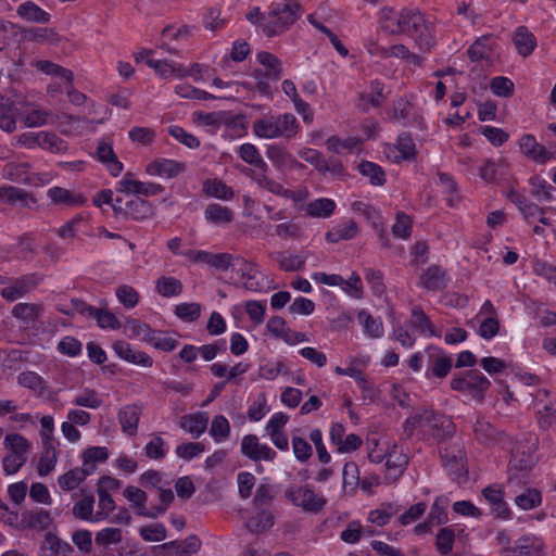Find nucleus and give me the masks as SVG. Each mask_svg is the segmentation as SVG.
Returning a JSON list of instances; mask_svg holds the SVG:
<instances>
[{
    "label": "nucleus",
    "mask_w": 556,
    "mask_h": 556,
    "mask_svg": "<svg viewBox=\"0 0 556 556\" xmlns=\"http://www.w3.org/2000/svg\"><path fill=\"white\" fill-rule=\"evenodd\" d=\"M85 480L80 468L76 467L61 475L58 479V484L63 491L68 492L78 488Z\"/></svg>",
    "instance_id": "603ef678"
},
{
    "label": "nucleus",
    "mask_w": 556,
    "mask_h": 556,
    "mask_svg": "<svg viewBox=\"0 0 556 556\" xmlns=\"http://www.w3.org/2000/svg\"><path fill=\"white\" fill-rule=\"evenodd\" d=\"M275 497L273 486L269 484H260L253 498L254 508H269Z\"/></svg>",
    "instance_id": "0e129e2a"
},
{
    "label": "nucleus",
    "mask_w": 556,
    "mask_h": 556,
    "mask_svg": "<svg viewBox=\"0 0 556 556\" xmlns=\"http://www.w3.org/2000/svg\"><path fill=\"white\" fill-rule=\"evenodd\" d=\"M299 123L291 113L265 116L253 123V131L260 138L274 139L285 137L290 139L298 132Z\"/></svg>",
    "instance_id": "f257e3e1"
},
{
    "label": "nucleus",
    "mask_w": 556,
    "mask_h": 556,
    "mask_svg": "<svg viewBox=\"0 0 556 556\" xmlns=\"http://www.w3.org/2000/svg\"><path fill=\"white\" fill-rule=\"evenodd\" d=\"M141 413V406L137 404L126 405L119 409L117 417L123 432L129 437L137 433Z\"/></svg>",
    "instance_id": "f3484780"
},
{
    "label": "nucleus",
    "mask_w": 556,
    "mask_h": 556,
    "mask_svg": "<svg viewBox=\"0 0 556 556\" xmlns=\"http://www.w3.org/2000/svg\"><path fill=\"white\" fill-rule=\"evenodd\" d=\"M440 446L439 453L444 467L454 481L460 482L467 479L466 454L460 442Z\"/></svg>",
    "instance_id": "39448f33"
},
{
    "label": "nucleus",
    "mask_w": 556,
    "mask_h": 556,
    "mask_svg": "<svg viewBox=\"0 0 556 556\" xmlns=\"http://www.w3.org/2000/svg\"><path fill=\"white\" fill-rule=\"evenodd\" d=\"M39 147L51 153H65L68 150L67 142L54 132L41 131Z\"/></svg>",
    "instance_id": "79ce46f5"
},
{
    "label": "nucleus",
    "mask_w": 556,
    "mask_h": 556,
    "mask_svg": "<svg viewBox=\"0 0 556 556\" xmlns=\"http://www.w3.org/2000/svg\"><path fill=\"white\" fill-rule=\"evenodd\" d=\"M396 149L400 154L394 156L395 161L410 160L415 157L416 146L412 136L407 132H403L399 136Z\"/></svg>",
    "instance_id": "3c124183"
},
{
    "label": "nucleus",
    "mask_w": 556,
    "mask_h": 556,
    "mask_svg": "<svg viewBox=\"0 0 556 556\" xmlns=\"http://www.w3.org/2000/svg\"><path fill=\"white\" fill-rule=\"evenodd\" d=\"M300 16L301 7L296 1L273 3L263 30L268 37L278 36L293 25Z\"/></svg>",
    "instance_id": "f03ea898"
},
{
    "label": "nucleus",
    "mask_w": 556,
    "mask_h": 556,
    "mask_svg": "<svg viewBox=\"0 0 556 556\" xmlns=\"http://www.w3.org/2000/svg\"><path fill=\"white\" fill-rule=\"evenodd\" d=\"M403 10L395 11L391 8H384L380 13V27L390 35H400L402 28Z\"/></svg>",
    "instance_id": "5701e85b"
},
{
    "label": "nucleus",
    "mask_w": 556,
    "mask_h": 556,
    "mask_svg": "<svg viewBox=\"0 0 556 556\" xmlns=\"http://www.w3.org/2000/svg\"><path fill=\"white\" fill-rule=\"evenodd\" d=\"M285 494L294 506L308 513L317 514L321 511L327 503V500L317 494L309 485L289 488Z\"/></svg>",
    "instance_id": "423d86ee"
},
{
    "label": "nucleus",
    "mask_w": 556,
    "mask_h": 556,
    "mask_svg": "<svg viewBox=\"0 0 556 556\" xmlns=\"http://www.w3.org/2000/svg\"><path fill=\"white\" fill-rule=\"evenodd\" d=\"M370 93H361L356 106L362 112H367L370 108H377L382 104L386 97L383 94V84L379 80H374L370 84Z\"/></svg>",
    "instance_id": "aec40b11"
},
{
    "label": "nucleus",
    "mask_w": 556,
    "mask_h": 556,
    "mask_svg": "<svg viewBox=\"0 0 556 556\" xmlns=\"http://www.w3.org/2000/svg\"><path fill=\"white\" fill-rule=\"evenodd\" d=\"M357 320L369 337L381 338L383 336V324L380 318H374L367 311L363 309L358 313Z\"/></svg>",
    "instance_id": "ea45409f"
},
{
    "label": "nucleus",
    "mask_w": 556,
    "mask_h": 556,
    "mask_svg": "<svg viewBox=\"0 0 556 556\" xmlns=\"http://www.w3.org/2000/svg\"><path fill=\"white\" fill-rule=\"evenodd\" d=\"M401 34L414 38L419 48L425 51H429L434 45L430 25L418 10H403Z\"/></svg>",
    "instance_id": "7ed1b4c3"
},
{
    "label": "nucleus",
    "mask_w": 556,
    "mask_h": 556,
    "mask_svg": "<svg viewBox=\"0 0 556 556\" xmlns=\"http://www.w3.org/2000/svg\"><path fill=\"white\" fill-rule=\"evenodd\" d=\"M204 216L210 223L219 226L230 224L233 220V212L218 203L208 204L205 207Z\"/></svg>",
    "instance_id": "bb28decb"
},
{
    "label": "nucleus",
    "mask_w": 556,
    "mask_h": 556,
    "mask_svg": "<svg viewBox=\"0 0 556 556\" xmlns=\"http://www.w3.org/2000/svg\"><path fill=\"white\" fill-rule=\"evenodd\" d=\"M48 198L54 204H64V205H78L84 202V198L79 194H74L67 189L61 187L50 188L47 192Z\"/></svg>",
    "instance_id": "72a5a7b5"
},
{
    "label": "nucleus",
    "mask_w": 556,
    "mask_h": 556,
    "mask_svg": "<svg viewBox=\"0 0 556 556\" xmlns=\"http://www.w3.org/2000/svg\"><path fill=\"white\" fill-rule=\"evenodd\" d=\"M521 152L532 161L544 164L554 159V152L536 142L534 136L525 135L520 139Z\"/></svg>",
    "instance_id": "ddd939ff"
},
{
    "label": "nucleus",
    "mask_w": 556,
    "mask_h": 556,
    "mask_svg": "<svg viewBox=\"0 0 556 556\" xmlns=\"http://www.w3.org/2000/svg\"><path fill=\"white\" fill-rule=\"evenodd\" d=\"M146 62H147V65L149 67L153 68L156 72V74L160 75L162 78H167L173 75L179 76V77L186 76V71L182 65H175V64L168 63L167 61L154 60V59H149Z\"/></svg>",
    "instance_id": "f704fd0d"
},
{
    "label": "nucleus",
    "mask_w": 556,
    "mask_h": 556,
    "mask_svg": "<svg viewBox=\"0 0 556 556\" xmlns=\"http://www.w3.org/2000/svg\"><path fill=\"white\" fill-rule=\"evenodd\" d=\"M262 68L255 71L256 77H265L270 80H278L281 77V62L278 58L269 52H258L256 55Z\"/></svg>",
    "instance_id": "dca6fc26"
},
{
    "label": "nucleus",
    "mask_w": 556,
    "mask_h": 556,
    "mask_svg": "<svg viewBox=\"0 0 556 556\" xmlns=\"http://www.w3.org/2000/svg\"><path fill=\"white\" fill-rule=\"evenodd\" d=\"M430 414H435L432 408H416L410 416L403 424L402 438L410 439L415 431L422 440L426 431L429 428V424L432 420Z\"/></svg>",
    "instance_id": "9d476101"
},
{
    "label": "nucleus",
    "mask_w": 556,
    "mask_h": 556,
    "mask_svg": "<svg viewBox=\"0 0 556 556\" xmlns=\"http://www.w3.org/2000/svg\"><path fill=\"white\" fill-rule=\"evenodd\" d=\"M17 382L27 389H30L39 394H42L46 386L43 379L34 371H24L18 375Z\"/></svg>",
    "instance_id": "bf43d9fd"
},
{
    "label": "nucleus",
    "mask_w": 556,
    "mask_h": 556,
    "mask_svg": "<svg viewBox=\"0 0 556 556\" xmlns=\"http://www.w3.org/2000/svg\"><path fill=\"white\" fill-rule=\"evenodd\" d=\"M455 533L452 528H442L437 534L435 546L441 555H447L454 544Z\"/></svg>",
    "instance_id": "680f3d73"
},
{
    "label": "nucleus",
    "mask_w": 556,
    "mask_h": 556,
    "mask_svg": "<svg viewBox=\"0 0 556 556\" xmlns=\"http://www.w3.org/2000/svg\"><path fill=\"white\" fill-rule=\"evenodd\" d=\"M113 350L118 357L128 363L142 367H151L153 365L152 358L146 352L134 350L126 341H115L113 343Z\"/></svg>",
    "instance_id": "4468645a"
},
{
    "label": "nucleus",
    "mask_w": 556,
    "mask_h": 556,
    "mask_svg": "<svg viewBox=\"0 0 556 556\" xmlns=\"http://www.w3.org/2000/svg\"><path fill=\"white\" fill-rule=\"evenodd\" d=\"M203 191L208 197L224 201L231 200L235 195L232 188L217 178L206 179L203 182Z\"/></svg>",
    "instance_id": "cd10ccee"
},
{
    "label": "nucleus",
    "mask_w": 556,
    "mask_h": 556,
    "mask_svg": "<svg viewBox=\"0 0 556 556\" xmlns=\"http://www.w3.org/2000/svg\"><path fill=\"white\" fill-rule=\"evenodd\" d=\"M490 387V380L478 369L459 372L451 380V388L453 390L469 394L479 401L483 400L484 393Z\"/></svg>",
    "instance_id": "20e7f679"
},
{
    "label": "nucleus",
    "mask_w": 556,
    "mask_h": 556,
    "mask_svg": "<svg viewBox=\"0 0 556 556\" xmlns=\"http://www.w3.org/2000/svg\"><path fill=\"white\" fill-rule=\"evenodd\" d=\"M362 175L370 178V182L376 186H382L386 182L384 172L382 168L368 161H364L358 165Z\"/></svg>",
    "instance_id": "13d9d810"
},
{
    "label": "nucleus",
    "mask_w": 556,
    "mask_h": 556,
    "mask_svg": "<svg viewBox=\"0 0 556 556\" xmlns=\"http://www.w3.org/2000/svg\"><path fill=\"white\" fill-rule=\"evenodd\" d=\"M94 497L92 495L85 496L73 507L75 518L88 521H94L93 515Z\"/></svg>",
    "instance_id": "6e6d98bb"
},
{
    "label": "nucleus",
    "mask_w": 556,
    "mask_h": 556,
    "mask_svg": "<svg viewBox=\"0 0 556 556\" xmlns=\"http://www.w3.org/2000/svg\"><path fill=\"white\" fill-rule=\"evenodd\" d=\"M125 331L128 332L130 338H137L143 342L149 343L153 340L154 331L146 323L139 319H130L125 325Z\"/></svg>",
    "instance_id": "a19ab883"
},
{
    "label": "nucleus",
    "mask_w": 556,
    "mask_h": 556,
    "mask_svg": "<svg viewBox=\"0 0 556 556\" xmlns=\"http://www.w3.org/2000/svg\"><path fill=\"white\" fill-rule=\"evenodd\" d=\"M491 37L483 36L477 39L468 49V55L471 61L489 60L492 52Z\"/></svg>",
    "instance_id": "de8ad7c7"
},
{
    "label": "nucleus",
    "mask_w": 556,
    "mask_h": 556,
    "mask_svg": "<svg viewBox=\"0 0 556 556\" xmlns=\"http://www.w3.org/2000/svg\"><path fill=\"white\" fill-rule=\"evenodd\" d=\"M238 154L245 163L263 172L267 170L268 166L254 144L248 142L241 144L238 149Z\"/></svg>",
    "instance_id": "473e14b6"
},
{
    "label": "nucleus",
    "mask_w": 556,
    "mask_h": 556,
    "mask_svg": "<svg viewBox=\"0 0 556 556\" xmlns=\"http://www.w3.org/2000/svg\"><path fill=\"white\" fill-rule=\"evenodd\" d=\"M549 391L546 389L538 390L533 395L534 404L538 407V414L556 415V406L552 401H548Z\"/></svg>",
    "instance_id": "69168bd1"
},
{
    "label": "nucleus",
    "mask_w": 556,
    "mask_h": 556,
    "mask_svg": "<svg viewBox=\"0 0 556 556\" xmlns=\"http://www.w3.org/2000/svg\"><path fill=\"white\" fill-rule=\"evenodd\" d=\"M17 14L27 22L48 23L50 15L34 2L27 1L17 8Z\"/></svg>",
    "instance_id": "2f4dec72"
},
{
    "label": "nucleus",
    "mask_w": 556,
    "mask_h": 556,
    "mask_svg": "<svg viewBox=\"0 0 556 556\" xmlns=\"http://www.w3.org/2000/svg\"><path fill=\"white\" fill-rule=\"evenodd\" d=\"M177 317L185 321H194L201 315V305L199 303H180L175 307Z\"/></svg>",
    "instance_id": "774afa93"
},
{
    "label": "nucleus",
    "mask_w": 556,
    "mask_h": 556,
    "mask_svg": "<svg viewBox=\"0 0 556 556\" xmlns=\"http://www.w3.org/2000/svg\"><path fill=\"white\" fill-rule=\"evenodd\" d=\"M3 444L11 454L18 455L20 457H27L30 450V443L18 433L7 434Z\"/></svg>",
    "instance_id": "58836bf2"
},
{
    "label": "nucleus",
    "mask_w": 556,
    "mask_h": 556,
    "mask_svg": "<svg viewBox=\"0 0 556 556\" xmlns=\"http://www.w3.org/2000/svg\"><path fill=\"white\" fill-rule=\"evenodd\" d=\"M0 202L8 204L21 203L23 206H28L30 203H35V200L23 189L3 186L0 187Z\"/></svg>",
    "instance_id": "393cba45"
},
{
    "label": "nucleus",
    "mask_w": 556,
    "mask_h": 556,
    "mask_svg": "<svg viewBox=\"0 0 556 556\" xmlns=\"http://www.w3.org/2000/svg\"><path fill=\"white\" fill-rule=\"evenodd\" d=\"M156 291L164 298L176 296L182 292V283L177 278L162 276L156 281Z\"/></svg>",
    "instance_id": "49530a36"
},
{
    "label": "nucleus",
    "mask_w": 556,
    "mask_h": 556,
    "mask_svg": "<svg viewBox=\"0 0 556 556\" xmlns=\"http://www.w3.org/2000/svg\"><path fill=\"white\" fill-rule=\"evenodd\" d=\"M18 115L20 111L13 103L3 104L0 108V128L7 132L14 131Z\"/></svg>",
    "instance_id": "09e8293b"
},
{
    "label": "nucleus",
    "mask_w": 556,
    "mask_h": 556,
    "mask_svg": "<svg viewBox=\"0 0 556 556\" xmlns=\"http://www.w3.org/2000/svg\"><path fill=\"white\" fill-rule=\"evenodd\" d=\"M432 417L429 428L426 431L422 441H434L438 444L446 443V441L454 437L456 428L454 422L444 414L435 412L430 414Z\"/></svg>",
    "instance_id": "0eeeda50"
},
{
    "label": "nucleus",
    "mask_w": 556,
    "mask_h": 556,
    "mask_svg": "<svg viewBox=\"0 0 556 556\" xmlns=\"http://www.w3.org/2000/svg\"><path fill=\"white\" fill-rule=\"evenodd\" d=\"M448 497L444 495H440L435 498L429 514L430 522H434L435 525H442L447 521L446 508L448 506Z\"/></svg>",
    "instance_id": "4d7b16f0"
},
{
    "label": "nucleus",
    "mask_w": 556,
    "mask_h": 556,
    "mask_svg": "<svg viewBox=\"0 0 556 556\" xmlns=\"http://www.w3.org/2000/svg\"><path fill=\"white\" fill-rule=\"evenodd\" d=\"M241 453L248 458L258 462H271L276 458V452L266 444H261L255 434H247L241 440Z\"/></svg>",
    "instance_id": "9b49d317"
},
{
    "label": "nucleus",
    "mask_w": 556,
    "mask_h": 556,
    "mask_svg": "<svg viewBox=\"0 0 556 556\" xmlns=\"http://www.w3.org/2000/svg\"><path fill=\"white\" fill-rule=\"evenodd\" d=\"M358 233V226L353 219H348L333 226L327 233L326 240L337 243L341 240H350Z\"/></svg>",
    "instance_id": "4be33fe9"
},
{
    "label": "nucleus",
    "mask_w": 556,
    "mask_h": 556,
    "mask_svg": "<svg viewBox=\"0 0 556 556\" xmlns=\"http://www.w3.org/2000/svg\"><path fill=\"white\" fill-rule=\"evenodd\" d=\"M514 43L518 53L522 56L530 55L536 46L534 36L525 26H519L516 29Z\"/></svg>",
    "instance_id": "c85d7f7f"
},
{
    "label": "nucleus",
    "mask_w": 556,
    "mask_h": 556,
    "mask_svg": "<svg viewBox=\"0 0 556 556\" xmlns=\"http://www.w3.org/2000/svg\"><path fill=\"white\" fill-rule=\"evenodd\" d=\"M58 462V453L52 442H43V452L38 463L37 471L41 477L48 476Z\"/></svg>",
    "instance_id": "c756f323"
},
{
    "label": "nucleus",
    "mask_w": 556,
    "mask_h": 556,
    "mask_svg": "<svg viewBox=\"0 0 556 556\" xmlns=\"http://www.w3.org/2000/svg\"><path fill=\"white\" fill-rule=\"evenodd\" d=\"M446 271L439 265H431L419 276L418 286L432 292H438L447 287Z\"/></svg>",
    "instance_id": "f8f14e48"
},
{
    "label": "nucleus",
    "mask_w": 556,
    "mask_h": 556,
    "mask_svg": "<svg viewBox=\"0 0 556 556\" xmlns=\"http://www.w3.org/2000/svg\"><path fill=\"white\" fill-rule=\"evenodd\" d=\"M125 216L135 220H142L153 215L152 205L140 198L126 202Z\"/></svg>",
    "instance_id": "7c9ffc66"
},
{
    "label": "nucleus",
    "mask_w": 556,
    "mask_h": 556,
    "mask_svg": "<svg viewBox=\"0 0 556 556\" xmlns=\"http://www.w3.org/2000/svg\"><path fill=\"white\" fill-rule=\"evenodd\" d=\"M502 556H544V542L532 534L520 536L513 546H505L501 551Z\"/></svg>",
    "instance_id": "6e6552de"
},
{
    "label": "nucleus",
    "mask_w": 556,
    "mask_h": 556,
    "mask_svg": "<svg viewBox=\"0 0 556 556\" xmlns=\"http://www.w3.org/2000/svg\"><path fill=\"white\" fill-rule=\"evenodd\" d=\"M334 208L333 200L321 198L309 202L306 206V213L312 217L327 218L334 212Z\"/></svg>",
    "instance_id": "4c0bfd02"
},
{
    "label": "nucleus",
    "mask_w": 556,
    "mask_h": 556,
    "mask_svg": "<svg viewBox=\"0 0 556 556\" xmlns=\"http://www.w3.org/2000/svg\"><path fill=\"white\" fill-rule=\"evenodd\" d=\"M409 325L421 334L437 336L431 320L420 306L413 307Z\"/></svg>",
    "instance_id": "c9c22d12"
},
{
    "label": "nucleus",
    "mask_w": 556,
    "mask_h": 556,
    "mask_svg": "<svg viewBox=\"0 0 556 556\" xmlns=\"http://www.w3.org/2000/svg\"><path fill=\"white\" fill-rule=\"evenodd\" d=\"M243 174H245L248 177H250L253 181H255L258 187L266 189L267 191L277 194V195H286L287 190L280 185L279 182L275 181L274 179L269 178L266 175V172H263L261 169H251V168H243L241 170Z\"/></svg>",
    "instance_id": "412c9836"
},
{
    "label": "nucleus",
    "mask_w": 556,
    "mask_h": 556,
    "mask_svg": "<svg viewBox=\"0 0 556 556\" xmlns=\"http://www.w3.org/2000/svg\"><path fill=\"white\" fill-rule=\"evenodd\" d=\"M124 496L134 504V506L138 509V514L148 518H155L156 514L149 510L146 507L147 503V493L139 488L129 485L124 490Z\"/></svg>",
    "instance_id": "a878e982"
},
{
    "label": "nucleus",
    "mask_w": 556,
    "mask_h": 556,
    "mask_svg": "<svg viewBox=\"0 0 556 556\" xmlns=\"http://www.w3.org/2000/svg\"><path fill=\"white\" fill-rule=\"evenodd\" d=\"M186 170V165L168 159H156L147 165L146 172L151 176L173 178Z\"/></svg>",
    "instance_id": "2eb2a0df"
},
{
    "label": "nucleus",
    "mask_w": 556,
    "mask_h": 556,
    "mask_svg": "<svg viewBox=\"0 0 556 556\" xmlns=\"http://www.w3.org/2000/svg\"><path fill=\"white\" fill-rule=\"evenodd\" d=\"M256 513L245 522V528L253 534L268 531L275 525V516L269 508H255Z\"/></svg>",
    "instance_id": "a211bd4d"
},
{
    "label": "nucleus",
    "mask_w": 556,
    "mask_h": 556,
    "mask_svg": "<svg viewBox=\"0 0 556 556\" xmlns=\"http://www.w3.org/2000/svg\"><path fill=\"white\" fill-rule=\"evenodd\" d=\"M41 312L42 307L39 304L18 303L13 307L12 315L24 323H30L37 319Z\"/></svg>",
    "instance_id": "a18cd8bd"
},
{
    "label": "nucleus",
    "mask_w": 556,
    "mask_h": 556,
    "mask_svg": "<svg viewBox=\"0 0 556 556\" xmlns=\"http://www.w3.org/2000/svg\"><path fill=\"white\" fill-rule=\"evenodd\" d=\"M431 372L438 378H444L447 376L452 368V359L445 354L438 352L435 355H431Z\"/></svg>",
    "instance_id": "052dcab7"
},
{
    "label": "nucleus",
    "mask_w": 556,
    "mask_h": 556,
    "mask_svg": "<svg viewBox=\"0 0 556 556\" xmlns=\"http://www.w3.org/2000/svg\"><path fill=\"white\" fill-rule=\"evenodd\" d=\"M530 185L532 195L539 201H551L553 199L551 190L554 188L546 180L535 176L530 179Z\"/></svg>",
    "instance_id": "e2e57ef3"
},
{
    "label": "nucleus",
    "mask_w": 556,
    "mask_h": 556,
    "mask_svg": "<svg viewBox=\"0 0 556 556\" xmlns=\"http://www.w3.org/2000/svg\"><path fill=\"white\" fill-rule=\"evenodd\" d=\"M73 404L88 408H99L102 405V400L93 389H85L83 393L75 396Z\"/></svg>",
    "instance_id": "338daca9"
},
{
    "label": "nucleus",
    "mask_w": 556,
    "mask_h": 556,
    "mask_svg": "<svg viewBox=\"0 0 556 556\" xmlns=\"http://www.w3.org/2000/svg\"><path fill=\"white\" fill-rule=\"evenodd\" d=\"M207 418L203 414L187 415L180 419V427L199 438L206 429Z\"/></svg>",
    "instance_id": "e433bc0d"
},
{
    "label": "nucleus",
    "mask_w": 556,
    "mask_h": 556,
    "mask_svg": "<svg viewBox=\"0 0 556 556\" xmlns=\"http://www.w3.org/2000/svg\"><path fill=\"white\" fill-rule=\"evenodd\" d=\"M22 522L31 529L47 530L52 522V518L50 513L43 509L25 510L22 513Z\"/></svg>",
    "instance_id": "b1692460"
},
{
    "label": "nucleus",
    "mask_w": 556,
    "mask_h": 556,
    "mask_svg": "<svg viewBox=\"0 0 556 556\" xmlns=\"http://www.w3.org/2000/svg\"><path fill=\"white\" fill-rule=\"evenodd\" d=\"M542 503L541 492L536 489L527 488L523 492L516 495L515 504L523 509L529 510L540 506Z\"/></svg>",
    "instance_id": "c03bdc74"
},
{
    "label": "nucleus",
    "mask_w": 556,
    "mask_h": 556,
    "mask_svg": "<svg viewBox=\"0 0 556 556\" xmlns=\"http://www.w3.org/2000/svg\"><path fill=\"white\" fill-rule=\"evenodd\" d=\"M35 66L40 72L48 74V75H53V76H59L61 78H64L70 84L73 80V73L70 70L64 68V67H62L55 63H52L50 61H47V60L37 61Z\"/></svg>",
    "instance_id": "5fc2aeb1"
},
{
    "label": "nucleus",
    "mask_w": 556,
    "mask_h": 556,
    "mask_svg": "<svg viewBox=\"0 0 556 556\" xmlns=\"http://www.w3.org/2000/svg\"><path fill=\"white\" fill-rule=\"evenodd\" d=\"M210 434L216 442L227 440L230 435V425L223 415L215 416L211 422Z\"/></svg>",
    "instance_id": "864d4df0"
},
{
    "label": "nucleus",
    "mask_w": 556,
    "mask_h": 556,
    "mask_svg": "<svg viewBox=\"0 0 556 556\" xmlns=\"http://www.w3.org/2000/svg\"><path fill=\"white\" fill-rule=\"evenodd\" d=\"M408 459L403 454H396L395 452L390 453L387 456L386 467L389 472V479L395 480L404 471Z\"/></svg>",
    "instance_id": "8fccbe9b"
},
{
    "label": "nucleus",
    "mask_w": 556,
    "mask_h": 556,
    "mask_svg": "<svg viewBox=\"0 0 556 556\" xmlns=\"http://www.w3.org/2000/svg\"><path fill=\"white\" fill-rule=\"evenodd\" d=\"M43 280V275L31 273L16 278L1 290V295L8 301H15L34 290Z\"/></svg>",
    "instance_id": "1a4fd4ad"
},
{
    "label": "nucleus",
    "mask_w": 556,
    "mask_h": 556,
    "mask_svg": "<svg viewBox=\"0 0 556 556\" xmlns=\"http://www.w3.org/2000/svg\"><path fill=\"white\" fill-rule=\"evenodd\" d=\"M275 260L278 262L281 270L298 271L304 268L306 257L298 254L278 252L275 254Z\"/></svg>",
    "instance_id": "37998d69"
},
{
    "label": "nucleus",
    "mask_w": 556,
    "mask_h": 556,
    "mask_svg": "<svg viewBox=\"0 0 556 556\" xmlns=\"http://www.w3.org/2000/svg\"><path fill=\"white\" fill-rule=\"evenodd\" d=\"M98 160L106 166L113 176H118L123 170V164L117 160L112 144L104 140L100 141L97 148Z\"/></svg>",
    "instance_id": "6ab92c4d"
}]
</instances>
